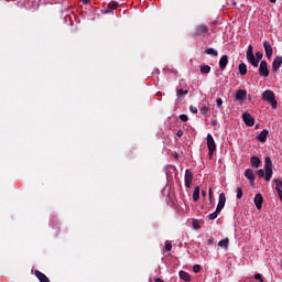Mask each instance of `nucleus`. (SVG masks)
<instances>
[{"instance_id": "obj_1", "label": "nucleus", "mask_w": 282, "mask_h": 282, "mask_svg": "<svg viewBox=\"0 0 282 282\" xmlns=\"http://www.w3.org/2000/svg\"><path fill=\"white\" fill-rule=\"evenodd\" d=\"M257 175L259 177H264L265 182L272 180V159H270V156H265L264 159V171L263 169L258 170Z\"/></svg>"}, {"instance_id": "obj_2", "label": "nucleus", "mask_w": 282, "mask_h": 282, "mask_svg": "<svg viewBox=\"0 0 282 282\" xmlns=\"http://www.w3.org/2000/svg\"><path fill=\"white\" fill-rule=\"evenodd\" d=\"M262 100H265L267 102H270L272 109H276L279 106V102L276 101V96L274 95V91L268 89L262 94Z\"/></svg>"}, {"instance_id": "obj_3", "label": "nucleus", "mask_w": 282, "mask_h": 282, "mask_svg": "<svg viewBox=\"0 0 282 282\" xmlns=\"http://www.w3.org/2000/svg\"><path fill=\"white\" fill-rule=\"evenodd\" d=\"M247 61L253 67H259V59H257V57L254 56V47H252V45L248 46V50H247Z\"/></svg>"}, {"instance_id": "obj_4", "label": "nucleus", "mask_w": 282, "mask_h": 282, "mask_svg": "<svg viewBox=\"0 0 282 282\" xmlns=\"http://www.w3.org/2000/svg\"><path fill=\"white\" fill-rule=\"evenodd\" d=\"M194 36H208L209 29L205 24H199L194 29Z\"/></svg>"}, {"instance_id": "obj_5", "label": "nucleus", "mask_w": 282, "mask_h": 282, "mask_svg": "<svg viewBox=\"0 0 282 282\" xmlns=\"http://www.w3.org/2000/svg\"><path fill=\"white\" fill-rule=\"evenodd\" d=\"M259 74L264 78H268L270 76V69L268 68V62H265V59L260 62Z\"/></svg>"}, {"instance_id": "obj_6", "label": "nucleus", "mask_w": 282, "mask_h": 282, "mask_svg": "<svg viewBox=\"0 0 282 282\" xmlns=\"http://www.w3.org/2000/svg\"><path fill=\"white\" fill-rule=\"evenodd\" d=\"M242 120L247 127H254V118H252V115L245 112L242 115Z\"/></svg>"}, {"instance_id": "obj_7", "label": "nucleus", "mask_w": 282, "mask_h": 282, "mask_svg": "<svg viewBox=\"0 0 282 282\" xmlns=\"http://www.w3.org/2000/svg\"><path fill=\"white\" fill-rule=\"evenodd\" d=\"M207 148L208 151H217V144L215 143V139L210 133L207 134Z\"/></svg>"}, {"instance_id": "obj_8", "label": "nucleus", "mask_w": 282, "mask_h": 282, "mask_svg": "<svg viewBox=\"0 0 282 282\" xmlns=\"http://www.w3.org/2000/svg\"><path fill=\"white\" fill-rule=\"evenodd\" d=\"M263 47H264L265 56L270 61V58H272V54L274 52L273 48H272V44H270V42H268V41H264L263 42Z\"/></svg>"}, {"instance_id": "obj_9", "label": "nucleus", "mask_w": 282, "mask_h": 282, "mask_svg": "<svg viewBox=\"0 0 282 282\" xmlns=\"http://www.w3.org/2000/svg\"><path fill=\"white\" fill-rule=\"evenodd\" d=\"M224 206H226V194L220 193L219 194V200L217 204V213H221V210H224Z\"/></svg>"}, {"instance_id": "obj_10", "label": "nucleus", "mask_w": 282, "mask_h": 282, "mask_svg": "<svg viewBox=\"0 0 282 282\" xmlns=\"http://www.w3.org/2000/svg\"><path fill=\"white\" fill-rule=\"evenodd\" d=\"M282 65V56H276L272 63V72L276 74Z\"/></svg>"}, {"instance_id": "obj_11", "label": "nucleus", "mask_w": 282, "mask_h": 282, "mask_svg": "<svg viewBox=\"0 0 282 282\" xmlns=\"http://www.w3.org/2000/svg\"><path fill=\"white\" fill-rule=\"evenodd\" d=\"M193 185V172L191 170L185 171V186L186 188H191Z\"/></svg>"}, {"instance_id": "obj_12", "label": "nucleus", "mask_w": 282, "mask_h": 282, "mask_svg": "<svg viewBox=\"0 0 282 282\" xmlns=\"http://www.w3.org/2000/svg\"><path fill=\"white\" fill-rule=\"evenodd\" d=\"M268 135H270V131L268 129H264L257 135L256 140L263 143L268 140Z\"/></svg>"}, {"instance_id": "obj_13", "label": "nucleus", "mask_w": 282, "mask_h": 282, "mask_svg": "<svg viewBox=\"0 0 282 282\" xmlns=\"http://www.w3.org/2000/svg\"><path fill=\"white\" fill-rule=\"evenodd\" d=\"M254 204H256V208L258 210H261L262 206H263V195L261 194H256L254 199H253Z\"/></svg>"}, {"instance_id": "obj_14", "label": "nucleus", "mask_w": 282, "mask_h": 282, "mask_svg": "<svg viewBox=\"0 0 282 282\" xmlns=\"http://www.w3.org/2000/svg\"><path fill=\"white\" fill-rule=\"evenodd\" d=\"M273 182L275 183V191L279 195L280 202H282V181L274 178Z\"/></svg>"}, {"instance_id": "obj_15", "label": "nucleus", "mask_w": 282, "mask_h": 282, "mask_svg": "<svg viewBox=\"0 0 282 282\" xmlns=\"http://www.w3.org/2000/svg\"><path fill=\"white\" fill-rule=\"evenodd\" d=\"M245 177H247V180H249L250 184H254V171H252V169H247L245 171Z\"/></svg>"}, {"instance_id": "obj_16", "label": "nucleus", "mask_w": 282, "mask_h": 282, "mask_svg": "<svg viewBox=\"0 0 282 282\" xmlns=\"http://www.w3.org/2000/svg\"><path fill=\"white\" fill-rule=\"evenodd\" d=\"M228 65V55H223L219 59V69L224 72Z\"/></svg>"}, {"instance_id": "obj_17", "label": "nucleus", "mask_w": 282, "mask_h": 282, "mask_svg": "<svg viewBox=\"0 0 282 282\" xmlns=\"http://www.w3.org/2000/svg\"><path fill=\"white\" fill-rule=\"evenodd\" d=\"M35 276L36 279H39L40 282H50V278H47V275H45V273L39 271V270H35Z\"/></svg>"}, {"instance_id": "obj_18", "label": "nucleus", "mask_w": 282, "mask_h": 282, "mask_svg": "<svg viewBox=\"0 0 282 282\" xmlns=\"http://www.w3.org/2000/svg\"><path fill=\"white\" fill-rule=\"evenodd\" d=\"M240 76H246L248 74V66L246 63H240L238 66Z\"/></svg>"}, {"instance_id": "obj_19", "label": "nucleus", "mask_w": 282, "mask_h": 282, "mask_svg": "<svg viewBox=\"0 0 282 282\" xmlns=\"http://www.w3.org/2000/svg\"><path fill=\"white\" fill-rule=\"evenodd\" d=\"M248 96V91L240 89L236 93V100H243Z\"/></svg>"}, {"instance_id": "obj_20", "label": "nucleus", "mask_w": 282, "mask_h": 282, "mask_svg": "<svg viewBox=\"0 0 282 282\" xmlns=\"http://www.w3.org/2000/svg\"><path fill=\"white\" fill-rule=\"evenodd\" d=\"M250 162L253 169H259V166H261V159H259V156H252Z\"/></svg>"}, {"instance_id": "obj_21", "label": "nucleus", "mask_w": 282, "mask_h": 282, "mask_svg": "<svg viewBox=\"0 0 282 282\" xmlns=\"http://www.w3.org/2000/svg\"><path fill=\"white\" fill-rule=\"evenodd\" d=\"M180 279H182L183 281H191V274H188V272L186 271H180L178 272Z\"/></svg>"}, {"instance_id": "obj_22", "label": "nucleus", "mask_w": 282, "mask_h": 282, "mask_svg": "<svg viewBox=\"0 0 282 282\" xmlns=\"http://www.w3.org/2000/svg\"><path fill=\"white\" fill-rule=\"evenodd\" d=\"M205 54L209 55V56H218L219 52H217V50L213 48V47H207L205 50Z\"/></svg>"}, {"instance_id": "obj_23", "label": "nucleus", "mask_w": 282, "mask_h": 282, "mask_svg": "<svg viewBox=\"0 0 282 282\" xmlns=\"http://www.w3.org/2000/svg\"><path fill=\"white\" fill-rule=\"evenodd\" d=\"M219 248H228L230 246V239L225 238L218 242Z\"/></svg>"}, {"instance_id": "obj_24", "label": "nucleus", "mask_w": 282, "mask_h": 282, "mask_svg": "<svg viewBox=\"0 0 282 282\" xmlns=\"http://www.w3.org/2000/svg\"><path fill=\"white\" fill-rule=\"evenodd\" d=\"M118 9V2H110L108 4V10H106V14H109V12H111L112 10H117Z\"/></svg>"}, {"instance_id": "obj_25", "label": "nucleus", "mask_w": 282, "mask_h": 282, "mask_svg": "<svg viewBox=\"0 0 282 282\" xmlns=\"http://www.w3.org/2000/svg\"><path fill=\"white\" fill-rule=\"evenodd\" d=\"M193 202H199V186H196V187L194 188Z\"/></svg>"}, {"instance_id": "obj_26", "label": "nucleus", "mask_w": 282, "mask_h": 282, "mask_svg": "<svg viewBox=\"0 0 282 282\" xmlns=\"http://www.w3.org/2000/svg\"><path fill=\"white\" fill-rule=\"evenodd\" d=\"M200 73H202V74H210V66H208V65H202V66H200Z\"/></svg>"}, {"instance_id": "obj_27", "label": "nucleus", "mask_w": 282, "mask_h": 282, "mask_svg": "<svg viewBox=\"0 0 282 282\" xmlns=\"http://www.w3.org/2000/svg\"><path fill=\"white\" fill-rule=\"evenodd\" d=\"M186 94H188V90H184V89H182V88H177V89H176V96H178V98H180L181 96H186Z\"/></svg>"}, {"instance_id": "obj_28", "label": "nucleus", "mask_w": 282, "mask_h": 282, "mask_svg": "<svg viewBox=\"0 0 282 282\" xmlns=\"http://www.w3.org/2000/svg\"><path fill=\"white\" fill-rule=\"evenodd\" d=\"M219 213H221V212H217V208H216V210L214 213L209 214L208 218L213 221V220L217 219Z\"/></svg>"}, {"instance_id": "obj_29", "label": "nucleus", "mask_w": 282, "mask_h": 282, "mask_svg": "<svg viewBox=\"0 0 282 282\" xmlns=\"http://www.w3.org/2000/svg\"><path fill=\"white\" fill-rule=\"evenodd\" d=\"M236 193L237 199H241V197H243V189L241 187H237Z\"/></svg>"}, {"instance_id": "obj_30", "label": "nucleus", "mask_w": 282, "mask_h": 282, "mask_svg": "<svg viewBox=\"0 0 282 282\" xmlns=\"http://www.w3.org/2000/svg\"><path fill=\"white\" fill-rule=\"evenodd\" d=\"M193 272H195V274H198V272H202V265L195 264V265L193 267Z\"/></svg>"}, {"instance_id": "obj_31", "label": "nucleus", "mask_w": 282, "mask_h": 282, "mask_svg": "<svg viewBox=\"0 0 282 282\" xmlns=\"http://www.w3.org/2000/svg\"><path fill=\"white\" fill-rule=\"evenodd\" d=\"M263 58V53L262 52H256V61H258V64H259V61H261Z\"/></svg>"}, {"instance_id": "obj_32", "label": "nucleus", "mask_w": 282, "mask_h": 282, "mask_svg": "<svg viewBox=\"0 0 282 282\" xmlns=\"http://www.w3.org/2000/svg\"><path fill=\"white\" fill-rule=\"evenodd\" d=\"M208 111H210L208 107L200 108V113H203V116H208Z\"/></svg>"}, {"instance_id": "obj_33", "label": "nucleus", "mask_w": 282, "mask_h": 282, "mask_svg": "<svg viewBox=\"0 0 282 282\" xmlns=\"http://www.w3.org/2000/svg\"><path fill=\"white\" fill-rule=\"evenodd\" d=\"M165 250H166L167 252H171V250H173V245H172L171 242L166 241V242H165Z\"/></svg>"}, {"instance_id": "obj_34", "label": "nucleus", "mask_w": 282, "mask_h": 282, "mask_svg": "<svg viewBox=\"0 0 282 282\" xmlns=\"http://www.w3.org/2000/svg\"><path fill=\"white\" fill-rule=\"evenodd\" d=\"M192 226L195 230H199L200 228L199 223L197 220H193Z\"/></svg>"}, {"instance_id": "obj_35", "label": "nucleus", "mask_w": 282, "mask_h": 282, "mask_svg": "<svg viewBox=\"0 0 282 282\" xmlns=\"http://www.w3.org/2000/svg\"><path fill=\"white\" fill-rule=\"evenodd\" d=\"M253 278L256 279V281L263 282V276L261 275V273H256Z\"/></svg>"}, {"instance_id": "obj_36", "label": "nucleus", "mask_w": 282, "mask_h": 282, "mask_svg": "<svg viewBox=\"0 0 282 282\" xmlns=\"http://www.w3.org/2000/svg\"><path fill=\"white\" fill-rule=\"evenodd\" d=\"M216 104H217L218 109H221V105H224V100H221V98H218L216 100Z\"/></svg>"}, {"instance_id": "obj_37", "label": "nucleus", "mask_w": 282, "mask_h": 282, "mask_svg": "<svg viewBox=\"0 0 282 282\" xmlns=\"http://www.w3.org/2000/svg\"><path fill=\"white\" fill-rule=\"evenodd\" d=\"M180 120H182V122H187L188 116L187 115H181Z\"/></svg>"}, {"instance_id": "obj_38", "label": "nucleus", "mask_w": 282, "mask_h": 282, "mask_svg": "<svg viewBox=\"0 0 282 282\" xmlns=\"http://www.w3.org/2000/svg\"><path fill=\"white\" fill-rule=\"evenodd\" d=\"M189 111L192 112V113H197V107H195V106H191L189 107Z\"/></svg>"}, {"instance_id": "obj_39", "label": "nucleus", "mask_w": 282, "mask_h": 282, "mask_svg": "<svg viewBox=\"0 0 282 282\" xmlns=\"http://www.w3.org/2000/svg\"><path fill=\"white\" fill-rule=\"evenodd\" d=\"M176 135H177V138H182V135H184V131L183 130H178L176 132Z\"/></svg>"}, {"instance_id": "obj_40", "label": "nucleus", "mask_w": 282, "mask_h": 282, "mask_svg": "<svg viewBox=\"0 0 282 282\" xmlns=\"http://www.w3.org/2000/svg\"><path fill=\"white\" fill-rule=\"evenodd\" d=\"M82 3H84V6H89V3H91V0H82Z\"/></svg>"}, {"instance_id": "obj_41", "label": "nucleus", "mask_w": 282, "mask_h": 282, "mask_svg": "<svg viewBox=\"0 0 282 282\" xmlns=\"http://www.w3.org/2000/svg\"><path fill=\"white\" fill-rule=\"evenodd\" d=\"M209 202H213V188H209Z\"/></svg>"}, {"instance_id": "obj_42", "label": "nucleus", "mask_w": 282, "mask_h": 282, "mask_svg": "<svg viewBox=\"0 0 282 282\" xmlns=\"http://www.w3.org/2000/svg\"><path fill=\"white\" fill-rule=\"evenodd\" d=\"M214 241H215V240H214L213 238H209V239L207 240L208 246H213Z\"/></svg>"}, {"instance_id": "obj_43", "label": "nucleus", "mask_w": 282, "mask_h": 282, "mask_svg": "<svg viewBox=\"0 0 282 282\" xmlns=\"http://www.w3.org/2000/svg\"><path fill=\"white\" fill-rule=\"evenodd\" d=\"M214 153H215V151L209 150V158H210V160H213Z\"/></svg>"}, {"instance_id": "obj_44", "label": "nucleus", "mask_w": 282, "mask_h": 282, "mask_svg": "<svg viewBox=\"0 0 282 282\" xmlns=\"http://www.w3.org/2000/svg\"><path fill=\"white\" fill-rule=\"evenodd\" d=\"M203 197H206V191H202Z\"/></svg>"}, {"instance_id": "obj_45", "label": "nucleus", "mask_w": 282, "mask_h": 282, "mask_svg": "<svg viewBox=\"0 0 282 282\" xmlns=\"http://www.w3.org/2000/svg\"><path fill=\"white\" fill-rule=\"evenodd\" d=\"M155 282H163L162 279L158 278L155 279Z\"/></svg>"}, {"instance_id": "obj_46", "label": "nucleus", "mask_w": 282, "mask_h": 282, "mask_svg": "<svg viewBox=\"0 0 282 282\" xmlns=\"http://www.w3.org/2000/svg\"><path fill=\"white\" fill-rule=\"evenodd\" d=\"M270 3H276V0H270Z\"/></svg>"}, {"instance_id": "obj_47", "label": "nucleus", "mask_w": 282, "mask_h": 282, "mask_svg": "<svg viewBox=\"0 0 282 282\" xmlns=\"http://www.w3.org/2000/svg\"><path fill=\"white\" fill-rule=\"evenodd\" d=\"M212 124L215 127V126L217 124V122H216V121H213Z\"/></svg>"}]
</instances>
